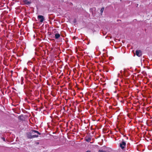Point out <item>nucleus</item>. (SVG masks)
Instances as JSON below:
<instances>
[{
    "instance_id": "nucleus-1",
    "label": "nucleus",
    "mask_w": 152,
    "mask_h": 152,
    "mask_svg": "<svg viewBox=\"0 0 152 152\" xmlns=\"http://www.w3.org/2000/svg\"><path fill=\"white\" fill-rule=\"evenodd\" d=\"M38 134H40L36 130H33L31 131V133H28L27 134V136L28 138H32L34 137H38Z\"/></svg>"
},
{
    "instance_id": "nucleus-2",
    "label": "nucleus",
    "mask_w": 152,
    "mask_h": 152,
    "mask_svg": "<svg viewBox=\"0 0 152 152\" xmlns=\"http://www.w3.org/2000/svg\"><path fill=\"white\" fill-rule=\"evenodd\" d=\"M126 143L124 141H122L120 145V147L122 149L126 147Z\"/></svg>"
},
{
    "instance_id": "nucleus-3",
    "label": "nucleus",
    "mask_w": 152,
    "mask_h": 152,
    "mask_svg": "<svg viewBox=\"0 0 152 152\" xmlns=\"http://www.w3.org/2000/svg\"><path fill=\"white\" fill-rule=\"evenodd\" d=\"M38 19H40V22L42 23L44 20V18L43 16L39 15L37 17Z\"/></svg>"
},
{
    "instance_id": "nucleus-4",
    "label": "nucleus",
    "mask_w": 152,
    "mask_h": 152,
    "mask_svg": "<svg viewBox=\"0 0 152 152\" xmlns=\"http://www.w3.org/2000/svg\"><path fill=\"white\" fill-rule=\"evenodd\" d=\"M135 53L136 55L139 57H140L142 55V52L140 50H137L136 51Z\"/></svg>"
},
{
    "instance_id": "nucleus-5",
    "label": "nucleus",
    "mask_w": 152,
    "mask_h": 152,
    "mask_svg": "<svg viewBox=\"0 0 152 152\" xmlns=\"http://www.w3.org/2000/svg\"><path fill=\"white\" fill-rule=\"evenodd\" d=\"M60 34H55V37L56 39L60 37Z\"/></svg>"
},
{
    "instance_id": "nucleus-6",
    "label": "nucleus",
    "mask_w": 152,
    "mask_h": 152,
    "mask_svg": "<svg viewBox=\"0 0 152 152\" xmlns=\"http://www.w3.org/2000/svg\"><path fill=\"white\" fill-rule=\"evenodd\" d=\"M91 138L90 137L86 138L85 139L86 141L89 142L90 141Z\"/></svg>"
},
{
    "instance_id": "nucleus-7",
    "label": "nucleus",
    "mask_w": 152,
    "mask_h": 152,
    "mask_svg": "<svg viewBox=\"0 0 152 152\" xmlns=\"http://www.w3.org/2000/svg\"><path fill=\"white\" fill-rule=\"evenodd\" d=\"M104 8H102L101 9V10H100L101 13H102L104 11Z\"/></svg>"
},
{
    "instance_id": "nucleus-8",
    "label": "nucleus",
    "mask_w": 152,
    "mask_h": 152,
    "mask_svg": "<svg viewBox=\"0 0 152 152\" xmlns=\"http://www.w3.org/2000/svg\"><path fill=\"white\" fill-rule=\"evenodd\" d=\"M98 152H105V151L103 150H99V151Z\"/></svg>"
},
{
    "instance_id": "nucleus-9",
    "label": "nucleus",
    "mask_w": 152,
    "mask_h": 152,
    "mask_svg": "<svg viewBox=\"0 0 152 152\" xmlns=\"http://www.w3.org/2000/svg\"><path fill=\"white\" fill-rule=\"evenodd\" d=\"M2 139L3 140L5 141V139L4 138L2 137Z\"/></svg>"
},
{
    "instance_id": "nucleus-10",
    "label": "nucleus",
    "mask_w": 152,
    "mask_h": 152,
    "mask_svg": "<svg viewBox=\"0 0 152 152\" xmlns=\"http://www.w3.org/2000/svg\"><path fill=\"white\" fill-rule=\"evenodd\" d=\"M90 152V151H86V152Z\"/></svg>"
}]
</instances>
